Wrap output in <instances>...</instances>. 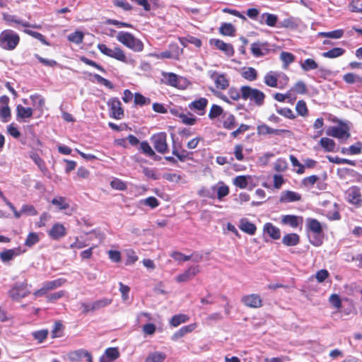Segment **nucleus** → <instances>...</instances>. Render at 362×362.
<instances>
[{
  "label": "nucleus",
  "mask_w": 362,
  "mask_h": 362,
  "mask_svg": "<svg viewBox=\"0 0 362 362\" xmlns=\"http://www.w3.org/2000/svg\"><path fill=\"white\" fill-rule=\"evenodd\" d=\"M189 320V316L185 314H178L173 316L170 323L173 327H177L182 323L187 322Z\"/></svg>",
  "instance_id": "37998d69"
},
{
  "label": "nucleus",
  "mask_w": 362,
  "mask_h": 362,
  "mask_svg": "<svg viewBox=\"0 0 362 362\" xmlns=\"http://www.w3.org/2000/svg\"><path fill=\"white\" fill-rule=\"evenodd\" d=\"M282 243L286 246H295L299 243V236L296 233H289L284 235Z\"/></svg>",
  "instance_id": "e433bc0d"
},
{
  "label": "nucleus",
  "mask_w": 362,
  "mask_h": 362,
  "mask_svg": "<svg viewBox=\"0 0 362 362\" xmlns=\"http://www.w3.org/2000/svg\"><path fill=\"white\" fill-rule=\"evenodd\" d=\"M300 23L301 21L300 18L293 16H289L288 18L279 21L277 27L295 30L299 27Z\"/></svg>",
  "instance_id": "6ab92c4d"
},
{
  "label": "nucleus",
  "mask_w": 362,
  "mask_h": 362,
  "mask_svg": "<svg viewBox=\"0 0 362 362\" xmlns=\"http://www.w3.org/2000/svg\"><path fill=\"white\" fill-rule=\"evenodd\" d=\"M209 42L211 45H214L228 57H232L234 54V49L231 44L226 43L218 39H211Z\"/></svg>",
  "instance_id": "4468645a"
},
{
  "label": "nucleus",
  "mask_w": 362,
  "mask_h": 362,
  "mask_svg": "<svg viewBox=\"0 0 362 362\" xmlns=\"http://www.w3.org/2000/svg\"><path fill=\"white\" fill-rule=\"evenodd\" d=\"M327 135L341 139H347L350 136L346 127H329L326 132Z\"/></svg>",
  "instance_id": "1a4fd4ad"
},
{
  "label": "nucleus",
  "mask_w": 362,
  "mask_h": 362,
  "mask_svg": "<svg viewBox=\"0 0 362 362\" xmlns=\"http://www.w3.org/2000/svg\"><path fill=\"white\" fill-rule=\"evenodd\" d=\"M208 104V100L205 98H201L197 100L192 102L189 105V107L190 110L196 111L198 115H204V110Z\"/></svg>",
  "instance_id": "5701e85b"
},
{
  "label": "nucleus",
  "mask_w": 362,
  "mask_h": 362,
  "mask_svg": "<svg viewBox=\"0 0 362 362\" xmlns=\"http://www.w3.org/2000/svg\"><path fill=\"white\" fill-rule=\"evenodd\" d=\"M109 57L125 64H133L134 62V60L127 57L124 51L119 47L111 49Z\"/></svg>",
  "instance_id": "f3484780"
},
{
  "label": "nucleus",
  "mask_w": 362,
  "mask_h": 362,
  "mask_svg": "<svg viewBox=\"0 0 362 362\" xmlns=\"http://www.w3.org/2000/svg\"><path fill=\"white\" fill-rule=\"evenodd\" d=\"M216 195L218 200H222L223 198L229 194V187L223 182H219L215 185Z\"/></svg>",
  "instance_id": "72a5a7b5"
},
{
  "label": "nucleus",
  "mask_w": 362,
  "mask_h": 362,
  "mask_svg": "<svg viewBox=\"0 0 362 362\" xmlns=\"http://www.w3.org/2000/svg\"><path fill=\"white\" fill-rule=\"evenodd\" d=\"M345 52V50L341 47H334L327 52H323L322 56L325 58H336L341 56Z\"/></svg>",
  "instance_id": "a18cd8bd"
},
{
  "label": "nucleus",
  "mask_w": 362,
  "mask_h": 362,
  "mask_svg": "<svg viewBox=\"0 0 362 362\" xmlns=\"http://www.w3.org/2000/svg\"><path fill=\"white\" fill-rule=\"evenodd\" d=\"M200 272L199 267L198 265L192 266L188 269L185 271L182 274L178 275L176 277L177 282H185L192 279Z\"/></svg>",
  "instance_id": "a211bd4d"
},
{
  "label": "nucleus",
  "mask_w": 362,
  "mask_h": 362,
  "mask_svg": "<svg viewBox=\"0 0 362 362\" xmlns=\"http://www.w3.org/2000/svg\"><path fill=\"white\" fill-rule=\"evenodd\" d=\"M39 242V236L36 233H30L25 241V245L29 247Z\"/></svg>",
  "instance_id": "052dcab7"
},
{
  "label": "nucleus",
  "mask_w": 362,
  "mask_h": 362,
  "mask_svg": "<svg viewBox=\"0 0 362 362\" xmlns=\"http://www.w3.org/2000/svg\"><path fill=\"white\" fill-rule=\"evenodd\" d=\"M66 282V279L59 278L53 281H48L43 283L42 286L35 291L33 295L36 297L42 296L45 295L48 291L56 289L62 286Z\"/></svg>",
  "instance_id": "6e6552de"
},
{
  "label": "nucleus",
  "mask_w": 362,
  "mask_h": 362,
  "mask_svg": "<svg viewBox=\"0 0 362 362\" xmlns=\"http://www.w3.org/2000/svg\"><path fill=\"white\" fill-rule=\"evenodd\" d=\"M143 173L148 178H151L152 180H158V179H159V176L156 173V170H154L153 168H147V167H144L143 168Z\"/></svg>",
  "instance_id": "338daca9"
},
{
  "label": "nucleus",
  "mask_w": 362,
  "mask_h": 362,
  "mask_svg": "<svg viewBox=\"0 0 362 362\" xmlns=\"http://www.w3.org/2000/svg\"><path fill=\"white\" fill-rule=\"evenodd\" d=\"M51 203L56 206L59 210H65L69 207V204L66 199L63 197H57L54 198Z\"/></svg>",
  "instance_id": "a19ab883"
},
{
  "label": "nucleus",
  "mask_w": 362,
  "mask_h": 362,
  "mask_svg": "<svg viewBox=\"0 0 362 362\" xmlns=\"http://www.w3.org/2000/svg\"><path fill=\"white\" fill-rule=\"evenodd\" d=\"M163 76L161 81L162 82L168 86H170L175 88L180 87V83L182 80V77L177 76V74L172 72H165L163 71L161 73Z\"/></svg>",
  "instance_id": "ddd939ff"
},
{
  "label": "nucleus",
  "mask_w": 362,
  "mask_h": 362,
  "mask_svg": "<svg viewBox=\"0 0 362 362\" xmlns=\"http://www.w3.org/2000/svg\"><path fill=\"white\" fill-rule=\"evenodd\" d=\"M113 4L124 11H130L132 8L127 0H114Z\"/></svg>",
  "instance_id": "774afa93"
},
{
  "label": "nucleus",
  "mask_w": 362,
  "mask_h": 362,
  "mask_svg": "<svg viewBox=\"0 0 362 362\" xmlns=\"http://www.w3.org/2000/svg\"><path fill=\"white\" fill-rule=\"evenodd\" d=\"M239 228L242 231L251 235H254L257 230L255 225L246 218H242L240 221Z\"/></svg>",
  "instance_id": "c756f323"
},
{
  "label": "nucleus",
  "mask_w": 362,
  "mask_h": 362,
  "mask_svg": "<svg viewBox=\"0 0 362 362\" xmlns=\"http://www.w3.org/2000/svg\"><path fill=\"white\" fill-rule=\"evenodd\" d=\"M301 199V195L297 192L293 191H283L281 193L279 202L281 203H288L300 201Z\"/></svg>",
  "instance_id": "393cba45"
},
{
  "label": "nucleus",
  "mask_w": 362,
  "mask_h": 362,
  "mask_svg": "<svg viewBox=\"0 0 362 362\" xmlns=\"http://www.w3.org/2000/svg\"><path fill=\"white\" fill-rule=\"evenodd\" d=\"M112 302V300L111 298H103L93 302L83 303H81L83 313L95 312L110 305Z\"/></svg>",
  "instance_id": "423d86ee"
},
{
  "label": "nucleus",
  "mask_w": 362,
  "mask_h": 362,
  "mask_svg": "<svg viewBox=\"0 0 362 362\" xmlns=\"http://www.w3.org/2000/svg\"><path fill=\"white\" fill-rule=\"evenodd\" d=\"M288 78L284 73L270 71L264 76V83L271 88H284L288 83Z\"/></svg>",
  "instance_id": "7ed1b4c3"
},
{
  "label": "nucleus",
  "mask_w": 362,
  "mask_h": 362,
  "mask_svg": "<svg viewBox=\"0 0 362 362\" xmlns=\"http://www.w3.org/2000/svg\"><path fill=\"white\" fill-rule=\"evenodd\" d=\"M33 110L31 107H25L21 105L16 106V119L19 122H25L26 119L31 118Z\"/></svg>",
  "instance_id": "412c9836"
},
{
  "label": "nucleus",
  "mask_w": 362,
  "mask_h": 362,
  "mask_svg": "<svg viewBox=\"0 0 362 362\" xmlns=\"http://www.w3.org/2000/svg\"><path fill=\"white\" fill-rule=\"evenodd\" d=\"M151 141L155 149L160 153L168 152V146L167 144V134L165 132H159L153 134L151 137Z\"/></svg>",
  "instance_id": "0eeeda50"
},
{
  "label": "nucleus",
  "mask_w": 362,
  "mask_h": 362,
  "mask_svg": "<svg viewBox=\"0 0 362 362\" xmlns=\"http://www.w3.org/2000/svg\"><path fill=\"white\" fill-rule=\"evenodd\" d=\"M30 293L26 281L17 282L8 291V295L13 300H20Z\"/></svg>",
  "instance_id": "39448f33"
},
{
  "label": "nucleus",
  "mask_w": 362,
  "mask_h": 362,
  "mask_svg": "<svg viewBox=\"0 0 362 362\" xmlns=\"http://www.w3.org/2000/svg\"><path fill=\"white\" fill-rule=\"evenodd\" d=\"M151 102L149 98H147L140 93H135L134 95V103L136 105H144L149 104Z\"/></svg>",
  "instance_id": "69168bd1"
},
{
  "label": "nucleus",
  "mask_w": 362,
  "mask_h": 362,
  "mask_svg": "<svg viewBox=\"0 0 362 362\" xmlns=\"http://www.w3.org/2000/svg\"><path fill=\"white\" fill-rule=\"evenodd\" d=\"M223 108L217 105H212L211 110L209 113V117L211 119H214L223 114Z\"/></svg>",
  "instance_id": "13d9d810"
},
{
  "label": "nucleus",
  "mask_w": 362,
  "mask_h": 362,
  "mask_svg": "<svg viewBox=\"0 0 362 362\" xmlns=\"http://www.w3.org/2000/svg\"><path fill=\"white\" fill-rule=\"evenodd\" d=\"M68 40L78 45L83 42V33L81 31H75L68 35Z\"/></svg>",
  "instance_id": "4d7b16f0"
},
{
  "label": "nucleus",
  "mask_w": 362,
  "mask_h": 362,
  "mask_svg": "<svg viewBox=\"0 0 362 362\" xmlns=\"http://www.w3.org/2000/svg\"><path fill=\"white\" fill-rule=\"evenodd\" d=\"M32 335L39 343H42L47 337L48 331L47 329H41L33 332Z\"/></svg>",
  "instance_id": "680f3d73"
},
{
  "label": "nucleus",
  "mask_w": 362,
  "mask_h": 362,
  "mask_svg": "<svg viewBox=\"0 0 362 362\" xmlns=\"http://www.w3.org/2000/svg\"><path fill=\"white\" fill-rule=\"evenodd\" d=\"M251 52L255 57H259L265 55L267 49L265 47V44L256 42L252 44Z\"/></svg>",
  "instance_id": "2f4dec72"
},
{
  "label": "nucleus",
  "mask_w": 362,
  "mask_h": 362,
  "mask_svg": "<svg viewBox=\"0 0 362 362\" xmlns=\"http://www.w3.org/2000/svg\"><path fill=\"white\" fill-rule=\"evenodd\" d=\"M31 159L37 165L40 171H46V165L44 160L38 156L37 153H32L30 155Z\"/></svg>",
  "instance_id": "bf43d9fd"
},
{
  "label": "nucleus",
  "mask_w": 362,
  "mask_h": 362,
  "mask_svg": "<svg viewBox=\"0 0 362 362\" xmlns=\"http://www.w3.org/2000/svg\"><path fill=\"white\" fill-rule=\"evenodd\" d=\"M107 105L110 107L111 112L110 116L115 119H119L124 115V111L122 108L120 100L117 98H111Z\"/></svg>",
  "instance_id": "9b49d317"
},
{
  "label": "nucleus",
  "mask_w": 362,
  "mask_h": 362,
  "mask_svg": "<svg viewBox=\"0 0 362 362\" xmlns=\"http://www.w3.org/2000/svg\"><path fill=\"white\" fill-rule=\"evenodd\" d=\"M265 23L268 26L275 27L277 26L278 17L276 15L269 13H264L261 16L260 23Z\"/></svg>",
  "instance_id": "473e14b6"
},
{
  "label": "nucleus",
  "mask_w": 362,
  "mask_h": 362,
  "mask_svg": "<svg viewBox=\"0 0 362 362\" xmlns=\"http://www.w3.org/2000/svg\"><path fill=\"white\" fill-rule=\"evenodd\" d=\"M211 78L214 81L217 88L225 90L229 86V81L224 74H220L214 71L210 75Z\"/></svg>",
  "instance_id": "4be33fe9"
},
{
  "label": "nucleus",
  "mask_w": 362,
  "mask_h": 362,
  "mask_svg": "<svg viewBox=\"0 0 362 362\" xmlns=\"http://www.w3.org/2000/svg\"><path fill=\"white\" fill-rule=\"evenodd\" d=\"M88 351L84 350V349H79L75 351H73L70 353L69 354V359L71 361H77L80 360L83 358H85L86 356H88Z\"/></svg>",
  "instance_id": "5fc2aeb1"
},
{
  "label": "nucleus",
  "mask_w": 362,
  "mask_h": 362,
  "mask_svg": "<svg viewBox=\"0 0 362 362\" xmlns=\"http://www.w3.org/2000/svg\"><path fill=\"white\" fill-rule=\"evenodd\" d=\"M22 253L20 248H13L6 250L0 252V259L3 262H6L11 260L14 257H16Z\"/></svg>",
  "instance_id": "c85d7f7f"
},
{
  "label": "nucleus",
  "mask_w": 362,
  "mask_h": 362,
  "mask_svg": "<svg viewBox=\"0 0 362 362\" xmlns=\"http://www.w3.org/2000/svg\"><path fill=\"white\" fill-rule=\"evenodd\" d=\"M223 126L225 129H233L236 127L235 117L230 113H223L222 116Z\"/></svg>",
  "instance_id": "f704fd0d"
},
{
  "label": "nucleus",
  "mask_w": 362,
  "mask_h": 362,
  "mask_svg": "<svg viewBox=\"0 0 362 362\" xmlns=\"http://www.w3.org/2000/svg\"><path fill=\"white\" fill-rule=\"evenodd\" d=\"M320 143L326 151L331 152L334 151L336 145L334 140L324 137L320 139Z\"/></svg>",
  "instance_id": "49530a36"
},
{
  "label": "nucleus",
  "mask_w": 362,
  "mask_h": 362,
  "mask_svg": "<svg viewBox=\"0 0 362 362\" xmlns=\"http://www.w3.org/2000/svg\"><path fill=\"white\" fill-rule=\"evenodd\" d=\"M11 113L8 105H4L0 108V118L3 122H8L11 119Z\"/></svg>",
  "instance_id": "864d4df0"
},
{
  "label": "nucleus",
  "mask_w": 362,
  "mask_h": 362,
  "mask_svg": "<svg viewBox=\"0 0 362 362\" xmlns=\"http://www.w3.org/2000/svg\"><path fill=\"white\" fill-rule=\"evenodd\" d=\"M20 42L18 34L12 30H4L0 33V47L11 51L16 48Z\"/></svg>",
  "instance_id": "f257e3e1"
},
{
  "label": "nucleus",
  "mask_w": 362,
  "mask_h": 362,
  "mask_svg": "<svg viewBox=\"0 0 362 362\" xmlns=\"http://www.w3.org/2000/svg\"><path fill=\"white\" fill-rule=\"evenodd\" d=\"M3 20L8 25H12L13 23L21 25L25 28H40V25H31L28 22L24 21L20 19L18 16L15 15H11L6 13H2Z\"/></svg>",
  "instance_id": "9d476101"
},
{
  "label": "nucleus",
  "mask_w": 362,
  "mask_h": 362,
  "mask_svg": "<svg viewBox=\"0 0 362 362\" xmlns=\"http://www.w3.org/2000/svg\"><path fill=\"white\" fill-rule=\"evenodd\" d=\"M301 69L305 71H309L318 68V64L313 59H306L300 64Z\"/></svg>",
  "instance_id": "de8ad7c7"
},
{
  "label": "nucleus",
  "mask_w": 362,
  "mask_h": 362,
  "mask_svg": "<svg viewBox=\"0 0 362 362\" xmlns=\"http://www.w3.org/2000/svg\"><path fill=\"white\" fill-rule=\"evenodd\" d=\"M306 223L308 230L315 235H318L322 233V226L317 219L308 218Z\"/></svg>",
  "instance_id": "cd10ccee"
},
{
  "label": "nucleus",
  "mask_w": 362,
  "mask_h": 362,
  "mask_svg": "<svg viewBox=\"0 0 362 362\" xmlns=\"http://www.w3.org/2000/svg\"><path fill=\"white\" fill-rule=\"evenodd\" d=\"M344 30L339 29L335 30L331 32H322L320 33V35L322 37L333 38V39H339L343 36Z\"/></svg>",
  "instance_id": "3c124183"
},
{
  "label": "nucleus",
  "mask_w": 362,
  "mask_h": 362,
  "mask_svg": "<svg viewBox=\"0 0 362 362\" xmlns=\"http://www.w3.org/2000/svg\"><path fill=\"white\" fill-rule=\"evenodd\" d=\"M139 149L147 156H155V151L146 141H144L140 143Z\"/></svg>",
  "instance_id": "603ef678"
},
{
  "label": "nucleus",
  "mask_w": 362,
  "mask_h": 362,
  "mask_svg": "<svg viewBox=\"0 0 362 362\" xmlns=\"http://www.w3.org/2000/svg\"><path fill=\"white\" fill-rule=\"evenodd\" d=\"M233 184L240 189H245L248 185L247 177L244 175L237 176L233 180Z\"/></svg>",
  "instance_id": "6e6d98bb"
},
{
  "label": "nucleus",
  "mask_w": 362,
  "mask_h": 362,
  "mask_svg": "<svg viewBox=\"0 0 362 362\" xmlns=\"http://www.w3.org/2000/svg\"><path fill=\"white\" fill-rule=\"evenodd\" d=\"M166 358L165 354L159 351L150 353L146 358L145 362H163Z\"/></svg>",
  "instance_id": "ea45409f"
},
{
  "label": "nucleus",
  "mask_w": 362,
  "mask_h": 362,
  "mask_svg": "<svg viewBox=\"0 0 362 362\" xmlns=\"http://www.w3.org/2000/svg\"><path fill=\"white\" fill-rule=\"evenodd\" d=\"M303 222L302 216L295 215H285L282 216L281 223L284 225H288L292 228H298L301 226Z\"/></svg>",
  "instance_id": "b1692460"
},
{
  "label": "nucleus",
  "mask_w": 362,
  "mask_h": 362,
  "mask_svg": "<svg viewBox=\"0 0 362 362\" xmlns=\"http://www.w3.org/2000/svg\"><path fill=\"white\" fill-rule=\"evenodd\" d=\"M109 57L125 64H133L134 62V60L127 57L124 51L119 47L111 49Z\"/></svg>",
  "instance_id": "dca6fc26"
},
{
  "label": "nucleus",
  "mask_w": 362,
  "mask_h": 362,
  "mask_svg": "<svg viewBox=\"0 0 362 362\" xmlns=\"http://www.w3.org/2000/svg\"><path fill=\"white\" fill-rule=\"evenodd\" d=\"M343 80L348 84L358 83L362 85V77L354 73H347L343 76Z\"/></svg>",
  "instance_id": "58836bf2"
},
{
  "label": "nucleus",
  "mask_w": 362,
  "mask_h": 362,
  "mask_svg": "<svg viewBox=\"0 0 362 362\" xmlns=\"http://www.w3.org/2000/svg\"><path fill=\"white\" fill-rule=\"evenodd\" d=\"M257 132L258 135H276L281 136L284 133H290L287 129H273L265 124H262L257 126Z\"/></svg>",
  "instance_id": "f8f14e48"
},
{
  "label": "nucleus",
  "mask_w": 362,
  "mask_h": 362,
  "mask_svg": "<svg viewBox=\"0 0 362 362\" xmlns=\"http://www.w3.org/2000/svg\"><path fill=\"white\" fill-rule=\"evenodd\" d=\"M242 303L247 307L259 308L262 305V299L257 294L245 296L241 299Z\"/></svg>",
  "instance_id": "2eb2a0df"
},
{
  "label": "nucleus",
  "mask_w": 362,
  "mask_h": 362,
  "mask_svg": "<svg viewBox=\"0 0 362 362\" xmlns=\"http://www.w3.org/2000/svg\"><path fill=\"white\" fill-rule=\"evenodd\" d=\"M199 194L203 197H207L210 199L216 198L215 185H213L209 188H202L199 190Z\"/></svg>",
  "instance_id": "09e8293b"
},
{
  "label": "nucleus",
  "mask_w": 362,
  "mask_h": 362,
  "mask_svg": "<svg viewBox=\"0 0 362 362\" xmlns=\"http://www.w3.org/2000/svg\"><path fill=\"white\" fill-rule=\"evenodd\" d=\"M241 76L246 80L253 81L257 78V71L252 67L243 69Z\"/></svg>",
  "instance_id": "4c0bfd02"
},
{
  "label": "nucleus",
  "mask_w": 362,
  "mask_h": 362,
  "mask_svg": "<svg viewBox=\"0 0 362 362\" xmlns=\"http://www.w3.org/2000/svg\"><path fill=\"white\" fill-rule=\"evenodd\" d=\"M280 59L284 63L285 66H286L294 61L295 57L290 52H282L280 54Z\"/></svg>",
  "instance_id": "e2e57ef3"
},
{
  "label": "nucleus",
  "mask_w": 362,
  "mask_h": 362,
  "mask_svg": "<svg viewBox=\"0 0 362 362\" xmlns=\"http://www.w3.org/2000/svg\"><path fill=\"white\" fill-rule=\"evenodd\" d=\"M30 100L33 102V104L35 107H36L39 110L42 111L43 107L45 104V98L39 94H34L30 96Z\"/></svg>",
  "instance_id": "c03bdc74"
},
{
  "label": "nucleus",
  "mask_w": 362,
  "mask_h": 362,
  "mask_svg": "<svg viewBox=\"0 0 362 362\" xmlns=\"http://www.w3.org/2000/svg\"><path fill=\"white\" fill-rule=\"evenodd\" d=\"M346 194L349 202L351 204H358L362 202L360 190L356 187L349 188Z\"/></svg>",
  "instance_id": "bb28decb"
},
{
  "label": "nucleus",
  "mask_w": 362,
  "mask_h": 362,
  "mask_svg": "<svg viewBox=\"0 0 362 362\" xmlns=\"http://www.w3.org/2000/svg\"><path fill=\"white\" fill-rule=\"evenodd\" d=\"M219 32L223 35L233 36L235 33V29L231 23H223L219 28Z\"/></svg>",
  "instance_id": "79ce46f5"
},
{
  "label": "nucleus",
  "mask_w": 362,
  "mask_h": 362,
  "mask_svg": "<svg viewBox=\"0 0 362 362\" xmlns=\"http://www.w3.org/2000/svg\"><path fill=\"white\" fill-rule=\"evenodd\" d=\"M66 234V230L64 225L57 223L53 225L48 232L49 236L53 240H59Z\"/></svg>",
  "instance_id": "aec40b11"
},
{
  "label": "nucleus",
  "mask_w": 362,
  "mask_h": 362,
  "mask_svg": "<svg viewBox=\"0 0 362 362\" xmlns=\"http://www.w3.org/2000/svg\"><path fill=\"white\" fill-rule=\"evenodd\" d=\"M117 40L134 52H141L144 49L142 42L135 38L134 36L129 33L119 32L117 35Z\"/></svg>",
  "instance_id": "20e7f679"
},
{
  "label": "nucleus",
  "mask_w": 362,
  "mask_h": 362,
  "mask_svg": "<svg viewBox=\"0 0 362 362\" xmlns=\"http://www.w3.org/2000/svg\"><path fill=\"white\" fill-rule=\"evenodd\" d=\"M327 158L329 162L336 163V164H348L352 166L356 165V161L349 160L346 158H341L337 156L332 157V156H327Z\"/></svg>",
  "instance_id": "8fccbe9b"
},
{
  "label": "nucleus",
  "mask_w": 362,
  "mask_h": 362,
  "mask_svg": "<svg viewBox=\"0 0 362 362\" xmlns=\"http://www.w3.org/2000/svg\"><path fill=\"white\" fill-rule=\"evenodd\" d=\"M264 232L267 233L274 240H279L281 237L280 229L271 223H267L264 226Z\"/></svg>",
  "instance_id": "7c9ffc66"
},
{
  "label": "nucleus",
  "mask_w": 362,
  "mask_h": 362,
  "mask_svg": "<svg viewBox=\"0 0 362 362\" xmlns=\"http://www.w3.org/2000/svg\"><path fill=\"white\" fill-rule=\"evenodd\" d=\"M241 98L245 100H250L257 106H262L264 103L265 94L259 89L244 86L240 88Z\"/></svg>",
  "instance_id": "f03ea898"
},
{
  "label": "nucleus",
  "mask_w": 362,
  "mask_h": 362,
  "mask_svg": "<svg viewBox=\"0 0 362 362\" xmlns=\"http://www.w3.org/2000/svg\"><path fill=\"white\" fill-rule=\"evenodd\" d=\"M296 110L298 115L301 116H305L307 115L308 109L306 106V103L303 100H299L298 101Z\"/></svg>",
  "instance_id": "0e129e2a"
},
{
  "label": "nucleus",
  "mask_w": 362,
  "mask_h": 362,
  "mask_svg": "<svg viewBox=\"0 0 362 362\" xmlns=\"http://www.w3.org/2000/svg\"><path fill=\"white\" fill-rule=\"evenodd\" d=\"M119 356V352L116 347L107 348L104 355L100 358V362H111Z\"/></svg>",
  "instance_id": "a878e982"
},
{
  "label": "nucleus",
  "mask_w": 362,
  "mask_h": 362,
  "mask_svg": "<svg viewBox=\"0 0 362 362\" xmlns=\"http://www.w3.org/2000/svg\"><path fill=\"white\" fill-rule=\"evenodd\" d=\"M197 327L196 324H190L181 327L177 332L173 334L172 337L173 340H177L182 337L186 334L192 332Z\"/></svg>",
  "instance_id": "c9c22d12"
}]
</instances>
